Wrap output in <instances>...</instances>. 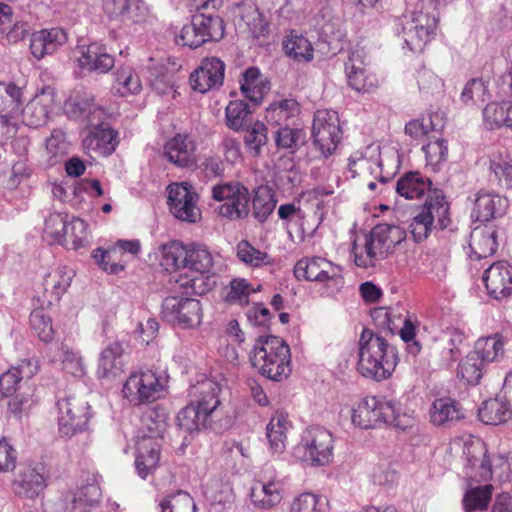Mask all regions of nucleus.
Wrapping results in <instances>:
<instances>
[{"label": "nucleus", "mask_w": 512, "mask_h": 512, "mask_svg": "<svg viewBox=\"0 0 512 512\" xmlns=\"http://www.w3.org/2000/svg\"><path fill=\"white\" fill-rule=\"evenodd\" d=\"M398 362L397 350L373 330L364 328L359 338L357 370L375 381L388 379Z\"/></svg>", "instance_id": "f257e3e1"}, {"label": "nucleus", "mask_w": 512, "mask_h": 512, "mask_svg": "<svg viewBox=\"0 0 512 512\" xmlns=\"http://www.w3.org/2000/svg\"><path fill=\"white\" fill-rule=\"evenodd\" d=\"M167 428V414L163 410L148 409L142 416L136 442L135 468L146 479L158 467L161 439Z\"/></svg>", "instance_id": "f03ea898"}, {"label": "nucleus", "mask_w": 512, "mask_h": 512, "mask_svg": "<svg viewBox=\"0 0 512 512\" xmlns=\"http://www.w3.org/2000/svg\"><path fill=\"white\" fill-rule=\"evenodd\" d=\"M196 389L199 399L182 408L177 415L179 428L188 433L198 432L211 426L219 412V385L206 379L200 382Z\"/></svg>", "instance_id": "7ed1b4c3"}, {"label": "nucleus", "mask_w": 512, "mask_h": 512, "mask_svg": "<svg viewBox=\"0 0 512 512\" xmlns=\"http://www.w3.org/2000/svg\"><path fill=\"white\" fill-rule=\"evenodd\" d=\"M290 356V348L282 339L261 336L250 353V361L263 376L273 381H281L291 372Z\"/></svg>", "instance_id": "20e7f679"}, {"label": "nucleus", "mask_w": 512, "mask_h": 512, "mask_svg": "<svg viewBox=\"0 0 512 512\" xmlns=\"http://www.w3.org/2000/svg\"><path fill=\"white\" fill-rule=\"evenodd\" d=\"M440 2L441 0H420V11L405 14L400 18L402 38L411 51H423L434 35Z\"/></svg>", "instance_id": "39448f33"}, {"label": "nucleus", "mask_w": 512, "mask_h": 512, "mask_svg": "<svg viewBox=\"0 0 512 512\" xmlns=\"http://www.w3.org/2000/svg\"><path fill=\"white\" fill-rule=\"evenodd\" d=\"M405 238V232L394 225L379 224L366 236L361 251L353 247L354 262L362 268L374 267L387 257L393 248Z\"/></svg>", "instance_id": "423d86ee"}, {"label": "nucleus", "mask_w": 512, "mask_h": 512, "mask_svg": "<svg viewBox=\"0 0 512 512\" xmlns=\"http://www.w3.org/2000/svg\"><path fill=\"white\" fill-rule=\"evenodd\" d=\"M401 413V405L394 400L370 396L361 400L352 410L351 419L354 425L370 429L383 423H392Z\"/></svg>", "instance_id": "0eeeda50"}, {"label": "nucleus", "mask_w": 512, "mask_h": 512, "mask_svg": "<svg viewBox=\"0 0 512 512\" xmlns=\"http://www.w3.org/2000/svg\"><path fill=\"white\" fill-rule=\"evenodd\" d=\"M212 198L224 202L218 207V214L229 220L244 219L249 215L250 193L239 181H229L212 187Z\"/></svg>", "instance_id": "6e6552de"}, {"label": "nucleus", "mask_w": 512, "mask_h": 512, "mask_svg": "<svg viewBox=\"0 0 512 512\" xmlns=\"http://www.w3.org/2000/svg\"><path fill=\"white\" fill-rule=\"evenodd\" d=\"M224 25L218 16L197 13L192 16L191 22L181 29L176 37L179 45L196 49L208 41H216L223 37Z\"/></svg>", "instance_id": "1a4fd4ad"}, {"label": "nucleus", "mask_w": 512, "mask_h": 512, "mask_svg": "<svg viewBox=\"0 0 512 512\" xmlns=\"http://www.w3.org/2000/svg\"><path fill=\"white\" fill-rule=\"evenodd\" d=\"M333 437L325 428L312 426L307 428L296 447V452L303 461L311 465L321 466L328 464L332 459Z\"/></svg>", "instance_id": "9d476101"}, {"label": "nucleus", "mask_w": 512, "mask_h": 512, "mask_svg": "<svg viewBox=\"0 0 512 512\" xmlns=\"http://www.w3.org/2000/svg\"><path fill=\"white\" fill-rule=\"evenodd\" d=\"M161 314L164 320L182 329L199 326L203 317L199 300L178 296H169L163 300Z\"/></svg>", "instance_id": "9b49d317"}, {"label": "nucleus", "mask_w": 512, "mask_h": 512, "mask_svg": "<svg viewBox=\"0 0 512 512\" xmlns=\"http://www.w3.org/2000/svg\"><path fill=\"white\" fill-rule=\"evenodd\" d=\"M164 389L163 381L152 370L132 373L123 385V396L133 405L154 402Z\"/></svg>", "instance_id": "f8f14e48"}, {"label": "nucleus", "mask_w": 512, "mask_h": 512, "mask_svg": "<svg viewBox=\"0 0 512 512\" xmlns=\"http://www.w3.org/2000/svg\"><path fill=\"white\" fill-rule=\"evenodd\" d=\"M58 426L62 436L72 437L82 432L89 419L88 402L69 395L57 401Z\"/></svg>", "instance_id": "ddd939ff"}, {"label": "nucleus", "mask_w": 512, "mask_h": 512, "mask_svg": "<svg viewBox=\"0 0 512 512\" xmlns=\"http://www.w3.org/2000/svg\"><path fill=\"white\" fill-rule=\"evenodd\" d=\"M283 494V479L272 466L265 465L251 488L252 503L258 508L270 509L282 501Z\"/></svg>", "instance_id": "4468645a"}, {"label": "nucleus", "mask_w": 512, "mask_h": 512, "mask_svg": "<svg viewBox=\"0 0 512 512\" xmlns=\"http://www.w3.org/2000/svg\"><path fill=\"white\" fill-rule=\"evenodd\" d=\"M167 190L170 212L177 219L195 223L201 218L198 195L188 182L170 184Z\"/></svg>", "instance_id": "2eb2a0df"}, {"label": "nucleus", "mask_w": 512, "mask_h": 512, "mask_svg": "<svg viewBox=\"0 0 512 512\" xmlns=\"http://www.w3.org/2000/svg\"><path fill=\"white\" fill-rule=\"evenodd\" d=\"M340 124L337 112L318 110L314 115L312 137L315 146L327 156L331 155L340 141Z\"/></svg>", "instance_id": "dca6fc26"}, {"label": "nucleus", "mask_w": 512, "mask_h": 512, "mask_svg": "<svg viewBox=\"0 0 512 512\" xmlns=\"http://www.w3.org/2000/svg\"><path fill=\"white\" fill-rule=\"evenodd\" d=\"M294 275L298 280L326 282L338 287L343 283L341 269L322 257L302 258L294 266Z\"/></svg>", "instance_id": "f3484780"}, {"label": "nucleus", "mask_w": 512, "mask_h": 512, "mask_svg": "<svg viewBox=\"0 0 512 512\" xmlns=\"http://www.w3.org/2000/svg\"><path fill=\"white\" fill-rule=\"evenodd\" d=\"M186 268L197 272L201 277L181 278L178 282L181 288L185 289L186 294H202L204 289L202 275L210 272L213 266V256L205 245L191 243L187 245Z\"/></svg>", "instance_id": "a211bd4d"}, {"label": "nucleus", "mask_w": 512, "mask_h": 512, "mask_svg": "<svg viewBox=\"0 0 512 512\" xmlns=\"http://www.w3.org/2000/svg\"><path fill=\"white\" fill-rule=\"evenodd\" d=\"M36 365L28 360L23 361L18 367L9 369L0 376V400L12 397L8 405L11 411L19 412L26 399L16 394L19 384L23 379H30L37 371Z\"/></svg>", "instance_id": "6ab92c4d"}, {"label": "nucleus", "mask_w": 512, "mask_h": 512, "mask_svg": "<svg viewBox=\"0 0 512 512\" xmlns=\"http://www.w3.org/2000/svg\"><path fill=\"white\" fill-rule=\"evenodd\" d=\"M103 10L111 22L126 27L144 21L148 13L142 0H104Z\"/></svg>", "instance_id": "aec40b11"}, {"label": "nucleus", "mask_w": 512, "mask_h": 512, "mask_svg": "<svg viewBox=\"0 0 512 512\" xmlns=\"http://www.w3.org/2000/svg\"><path fill=\"white\" fill-rule=\"evenodd\" d=\"M345 74L347 84L359 93H371L378 87L375 74L366 68L363 55L360 51H352L345 61Z\"/></svg>", "instance_id": "412c9836"}, {"label": "nucleus", "mask_w": 512, "mask_h": 512, "mask_svg": "<svg viewBox=\"0 0 512 512\" xmlns=\"http://www.w3.org/2000/svg\"><path fill=\"white\" fill-rule=\"evenodd\" d=\"M225 64L218 58H206L190 75V84L194 91L206 93L223 84Z\"/></svg>", "instance_id": "4be33fe9"}, {"label": "nucleus", "mask_w": 512, "mask_h": 512, "mask_svg": "<svg viewBox=\"0 0 512 512\" xmlns=\"http://www.w3.org/2000/svg\"><path fill=\"white\" fill-rule=\"evenodd\" d=\"M482 279L488 294L495 299L506 298L512 293V266L506 261L491 264Z\"/></svg>", "instance_id": "5701e85b"}, {"label": "nucleus", "mask_w": 512, "mask_h": 512, "mask_svg": "<svg viewBox=\"0 0 512 512\" xmlns=\"http://www.w3.org/2000/svg\"><path fill=\"white\" fill-rule=\"evenodd\" d=\"M419 210L437 231L452 230L450 206L442 190L433 189Z\"/></svg>", "instance_id": "b1692460"}, {"label": "nucleus", "mask_w": 512, "mask_h": 512, "mask_svg": "<svg viewBox=\"0 0 512 512\" xmlns=\"http://www.w3.org/2000/svg\"><path fill=\"white\" fill-rule=\"evenodd\" d=\"M196 144L187 134H176L163 148L167 161L180 168H190L196 164Z\"/></svg>", "instance_id": "393cba45"}, {"label": "nucleus", "mask_w": 512, "mask_h": 512, "mask_svg": "<svg viewBox=\"0 0 512 512\" xmlns=\"http://www.w3.org/2000/svg\"><path fill=\"white\" fill-rule=\"evenodd\" d=\"M67 40L66 31L59 27L35 31L30 37L31 54L37 60H41L45 56L55 53Z\"/></svg>", "instance_id": "a878e982"}, {"label": "nucleus", "mask_w": 512, "mask_h": 512, "mask_svg": "<svg viewBox=\"0 0 512 512\" xmlns=\"http://www.w3.org/2000/svg\"><path fill=\"white\" fill-rule=\"evenodd\" d=\"M43 467H26L19 471L12 483L14 494L23 499L33 500L38 497L46 487V478Z\"/></svg>", "instance_id": "bb28decb"}, {"label": "nucleus", "mask_w": 512, "mask_h": 512, "mask_svg": "<svg viewBox=\"0 0 512 512\" xmlns=\"http://www.w3.org/2000/svg\"><path fill=\"white\" fill-rule=\"evenodd\" d=\"M75 276L74 270L58 266L49 271L43 280V299L48 305L58 303L67 292Z\"/></svg>", "instance_id": "cd10ccee"}, {"label": "nucleus", "mask_w": 512, "mask_h": 512, "mask_svg": "<svg viewBox=\"0 0 512 512\" xmlns=\"http://www.w3.org/2000/svg\"><path fill=\"white\" fill-rule=\"evenodd\" d=\"M53 104V91L42 90V92L32 98L22 110L20 109L23 124L33 128L44 125L47 122Z\"/></svg>", "instance_id": "c85d7f7f"}, {"label": "nucleus", "mask_w": 512, "mask_h": 512, "mask_svg": "<svg viewBox=\"0 0 512 512\" xmlns=\"http://www.w3.org/2000/svg\"><path fill=\"white\" fill-rule=\"evenodd\" d=\"M83 147L89 154L97 156H108L112 154L117 142V132L110 125L96 127L88 130L87 135L83 138Z\"/></svg>", "instance_id": "c756f323"}, {"label": "nucleus", "mask_w": 512, "mask_h": 512, "mask_svg": "<svg viewBox=\"0 0 512 512\" xmlns=\"http://www.w3.org/2000/svg\"><path fill=\"white\" fill-rule=\"evenodd\" d=\"M79 66L89 72L107 73L114 66V58L103 45L92 43L81 47Z\"/></svg>", "instance_id": "7c9ffc66"}, {"label": "nucleus", "mask_w": 512, "mask_h": 512, "mask_svg": "<svg viewBox=\"0 0 512 512\" xmlns=\"http://www.w3.org/2000/svg\"><path fill=\"white\" fill-rule=\"evenodd\" d=\"M465 417L461 404L455 399H435L430 408V419L435 426L450 427Z\"/></svg>", "instance_id": "2f4dec72"}, {"label": "nucleus", "mask_w": 512, "mask_h": 512, "mask_svg": "<svg viewBox=\"0 0 512 512\" xmlns=\"http://www.w3.org/2000/svg\"><path fill=\"white\" fill-rule=\"evenodd\" d=\"M238 27L249 32L253 38L259 39L269 34V23L253 3L239 6Z\"/></svg>", "instance_id": "473e14b6"}, {"label": "nucleus", "mask_w": 512, "mask_h": 512, "mask_svg": "<svg viewBox=\"0 0 512 512\" xmlns=\"http://www.w3.org/2000/svg\"><path fill=\"white\" fill-rule=\"evenodd\" d=\"M299 113V103L295 99H282L266 109L265 118L268 124L279 128L293 125Z\"/></svg>", "instance_id": "72a5a7b5"}, {"label": "nucleus", "mask_w": 512, "mask_h": 512, "mask_svg": "<svg viewBox=\"0 0 512 512\" xmlns=\"http://www.w3.org/2000/svg\"><path fill=\"white\" fill-rule=\"evenodd\" d=\"M431 180L423 176L420 172H408L401 176L394 189L400 196L406 199H415L421 197L425 192L432 191Z\"/></svg>", "instance_id": "f704fd0d"}, {"label": "nucleus", "mask_w": 512, "mask_h": 512, "mask_svg": "<svg viewBox=\"0 0 512 512\" xmlns=\"http://www.w3.org/2000/svg\"><path fill=\"white\" fill-rule=\"evenodd\" d=\"M507 199L499 195L479 192L475 199L473 213L480 222H488L504 213Z\"/></svg>", "instance_id": "c9c22d12"}, {"label": "nucleus", "mask_w": 512, "mask_h": 512, "mask_svg": "<svg viewBox=\"0 0 512 512\" xmlns=\"http://www.w3.org/2000/svg\"><path fill=\"white\" fill-rule=\"evenodd\" d=\"M122 356L123 348L119 342H114L106 347L99 358L98 377L110 378L118 376L124 368Z\"/></svg>", "instance_id": "e433bc0d"}, {"label": "nucleus", "mask_w": 512, "mask_h": 512, "mask_svg": "<svg viewBox=\"0 0 512 512\" xmlns=\"http://www.w3.org/2000/svg\"><path fill=\"white\" fill-rule=\"evenodd\" d=\"M156 501L159 512H197L193 497L181 489L167 492Z\"/></svg>", "instance_id": "4c0bfd02"}, {"label": "nucleus", "mask_w": 512, "mask_h": 512, "mask_svg": "<svg viewBox=\"0 0 512 512\" xmlns=\"http://www.w3.org/2000/svg\"><path fill=\"white\" fill-rule=\"evenodd\" d=\"M283 50L289 58L298 63L310 62L314 57L311 42L295 30H292L283 40Z\"/></svg>", "instance_id": "58836bf2"}, {"label": "nucleus", "mask_w": 512, "mask_h": 512, "mask_svg": "<svg viewBox=\"0 0 512 512\" xmlns=\"http://www.w3.org/2000/svg\"><path fill=\"white\" fill-rule=\"evenodd\" d=\"M472 353L485 365L499 361L504 355V338L500 334L479 338Z\"/></svg>", "instance_id": "ea45409f"}, {"label": "nucleus", "mask_w": 512, "mask_h": 512, "mask_svg": "<svg viewBox=\"0 0 512 512\" xmlns=\"http://www.w3.org/2000/svg\"><path fill=\"white\" fill-rule=\"evenodd\" d=\"M509 403L504 399H489L478 409L479 419L487 425H498L506 422L512 415Z\"/></svg>", "instance_id": "a19ab883"}, {"label": "nucleus", "mask_w": 512, "mask_h": 512, "mask_svg": "<svg viewBox=\"0 0 512 512\" xmlns=\"http://www.w3.org/2000/svg\"><path fill=\"white\" fill-rule=\"evenodd\" d=\"M160 264L166 271L186 268L187 245L179 241H170L159 247Z\"/></svg>", "instance_id": "79ce46f5"}, {"label": "nucleus", "mask_w": 512, "mask_h": 512, "mask_svg": "<svg viewBox=\"0 0 512 512\" xmlns=\"http://www.w3.org/2000/svg\"><path fill=\"white\" fill-rule=\"evenodd\" d=\"M496 232L489 229L476 228L471 233L469 247L475 259L492 256L497 250Z\"/></svg>", "instance_id": "37998d69"}, {"label": "nucleus", "mask_w": 512, "mask_h": 512, "mask_svg": "<svg viewBox=\"0 0 512 512\" xmlns=\"http://www.w3.org/2000/svg\"><path fill=\"white\" fill-rule=\"evenodd\" d=\"M226 124L235 131L244 130L252 124V110L242 100L230 101L225 109Z\"/></svg>", "instance_id": "c03bdc74"}, {"label": "nucleus", "mask_w": 512, "mask_h": 512, "mask_svg": "<svg viewBox=\"0 0 512 512\" xmlns=\"http://www.w3.org/2000/svg\"><path fill=\"white\" fill-rule=\"evenodd\" d=\"M277 149L294 153L306 142V133L303 129L289 126L276 128L273 132Z\"/></svg>", "instance_id": "a18cd8bd"}, {"label": "nucleus", "mask_w": 512, "mask_h": 512, "mask_svg": "<svg viewBox=\"0 0 512 512\" xmlns=\"http://www.w3.org/2000/svg\"><path fill=\"white\" fill-rule=\"evenodd\" d=\"M70 144L67 141L65 131L62 129L52 130L46 139V155L49 166H55L62 162L69 153Z\"/></svg>", "instance_id": "49530a36"}, {"label": "nucleus", "mask_w": 512, "mask_h": 512, "mask_svg": "<svg viewBox=\"0 0 512 512\" xmlns=\"http://www.w3.org/2000/svg\"><path fill=\"white\" fill-rule=\"evenodd\" d=\"M72 493L75 497L78 512H87L99 503L102 496L97 477L94 475L87 480L86 485L81 486L76 491H72Z\"/></svg>", "instance_id": "de8ad7c7"}, {"label": "nucleus", "mask_w": 512, "mask_h": 512, "mask_svg": "<svg viewBox=\"0 0 512 512\" xmlns=\"http://www.w3.org/2000/svg\"><path fill=\"white\" fill-rule=\"evenodd\" d=\"M289 421L283 413H276L267 425V438L273 453H282L285 449L286 432Z\"/></svg>", "instance_id": "09e8293b"}, {"label": "nucleus", "mask_w": 512, "mask_h": 512, "mask_svg": "<svg viewBox=\"0 0 512 512\" xmlns=\"http://www.w3.org/2000/svg\"><path fill=\"white\" fill-rule=\"evenodd\" d=\"M254 192L252 199V214L257 221L263 223L274 211L277 200L275 199L271 189L267 186H260Z\"/></svg>", "instance_id": "8fccbe9b"}, {"label": "nucleus", "mask_w": 512, "mask_h": 512, "mask_svg": "<svg viewBox=\"0 0 512 512\" xmlns=\"http://www.w3.org/2000/svg\"><path fill=\"white\" fill-rule=\"evenodd\" d=\"M23 92L12 82H0V113L20 116Z\"/></svg>", "instance_id": "3c124183"}, {"label": "nucleus", "mask_w": 512, "mask_h": 512, "mask_svg": "<svg viewBox=\"0 0 512 512\" xmlns=\"http://www.w3.org/2000/svg\"><path fill=\"white\" fill-rule=\"evenodd\" d=\"M256 291L246 279L234 278L223 288V300L229 304L246 305L250 295Z\"/></svg>", "instance_id": "603ef678"}, {"label": "nucleus", "mask_w": 512, "mask_h": 512, "mask_svg": "<svg viewBox=\"0 0 512 512\" xmlns=\"http://www.w3.org/2000/svg\"><path fill=\"white\" fill-rule=\"evenodd\" d=\"M492 492L491 484L469 489L463 497L465 512H486Z\"/></svg>", "instance_id": "864d4df0"}, {"label": "nucleus", "mask_w": 512, "mask_h": 512, "mask_svg": "<svg viewBox=\"0 0 512 512\" xmlns=\"http://www.w3.org/2000/svg\"><path fill=\"white\" fill-rule=\"evenodd\" d=\"M112 90L120 96L137 94L141 90V81L131 68H121L116 73Z\"/></svg>", "instance_id": "5fc2aeb1"}, {"label": "nucleus", "mask_w": 512, "mask_h": 512, "mask_svg": "<svg viewBox=\"0 0 512 512\" xmlns=\"http://www.w3.org/2000/svg\"><path fill=\"white\" fill-rule=\"evenodd\" d=\"M485 364L472 352L459 363L457 376L465 380L467 384L476 385L483 376Z\"/></svg>", "instance_id": "6e6d98bb"}, {"label": "nucleus", "mask_w": 512, "mask_h": 512, "mask_svg": "<svg viewBox=\"0 0 512 512\" xmlns=\"http://www.w3.org/2000/svg\"><path fill=\"white\" fill-rule=\"evenodd\" d=\"M68 215L64 213H51L45 219L44 232L54 242L64 245L68 229Z\"/></svg>", "instance_id": "4d7b16f0"}, {"label": "nucleus", "mask_w": 512, "mask_h": 512, "mask_svg": "<svg viewBox=\"0 0 512 512\" xmlns=\"http://www.w3.org/2000/svg\"><path fill=\"white\" fill-rule=\"evenodd\" d=\"M328 501L325 497L311 492L297 496L291 504V512H326Z\"/></svg>", "instance_id": "13d9d810"}, {"label": "nucleus", "mask_w": 512, "mask_h": 512, "mask_svg": "<svg viewBox=\"0 0 512 512\" xmlns=\"http://www.w3.org/2000/svg\"><path fill=\"white\" fill-rule=\"evenodd\" d=\"M244 142L249 153L256 157L267 143V128L262 122H255L247 127Z\"/></svg>", "instance_id": "bf43d9fd"}, {"label": "nucleus", "mask_w": 512, "mask_h": 512, "mask_svg": "<svg viewBox=\"0 0 512 512\" xmlns=\"http://www.w3.org/2000/svg\"><path fill=\"white\" fill-rule=\"evenodd\" d=\"M237 256L240 261L251 267H261L270 264V256L253 247L248 241L242 240L237 245Z\"/></svg>", "instance_id": "052dcab7"}, {"label": "nucleus", "mask_w": 512, "mask_h": 512, "mask_svg": "<svg viewBox=\"0 0 512 512\" xmlns=\"http://www.w3.org/2000/svg\"><path fill=\"white\" fill-rule=\"evenodd\" d=\"M69 243H71L74 250H78L89 244L88 225L84 220L73 218L72 221L69 222L64 244Z\"/></svg>", "instance_id": "680f3d73"}, {"label": "nucleus", "mask_w": 512, "mask_h": 512, "mask_svg": "<svg viewBox=\"0 0 512 512\" xmlns=\"http://www.w3.org/2000/svg\"><path fill=\"white\" fill-rule=\"evenodd\" d=\"M507 102H491L483 109V120L486 128L490 130L506 126Z\"/></svg>", "instance_id": "e2e57ef3"}, {"label": "nucleus", "mask_w": 512, "mask_h": 512, "mask_svg": "<svg viewBox=\"0 0 512 512\" xmlns=\"http://www.w3.org/2000/svg\"><path fill=\"white\" fill-rule=\"evenodd\" d=\"M443 128L439 116L436 114L428 119L411 120L405 126V133L414 139L427 135L430 131H437Z\"/></svg>", "instance_id": "0e129e2a"}, {"label": "nucleus", "mask_w": 512, "mask_h": 512, "mask_svg": "<svg viewBox=\"0 0 512 512\" xmlns=\"http://www.w3.org/2000/svg\"><path fill=\"white\" fill-rule=\"evenodd\" d=\"M94 105V97L86 92H76L65 103V111L72 118H82Z\"/></svg>", "instance_id": "69168bd1"}, {"label": "nucleus", "mask_w": 512, "mask_h": 512, "mask_svg": "<svg viewBox=\"0 0 512 512\" xmlns=\"http://www.w3.org/2000/svg\"><path fill=\"white\" fill-rule=\"evenodd\" d=\"M30 326L43 342H49L53 338V326L51 318L43 309H35L30 314Z\"/></svg>", "instance_id": "338daca9"}, {"label": "nucleus", "mask_w": 512, "mask_h": 512, "mask_svg": "<svg viewBox=\"0 0 512 512\" xmlns=\"http://www.w3.org/2000/svg\"><path fill=\"white\" fill-rule=\"evenodd\" d=\"M490 99L485 81L482 79L470 80L462 90L461 100L465 104H476Z\"/></svg>", "instance_id": "774afa93"}]
</instances>
